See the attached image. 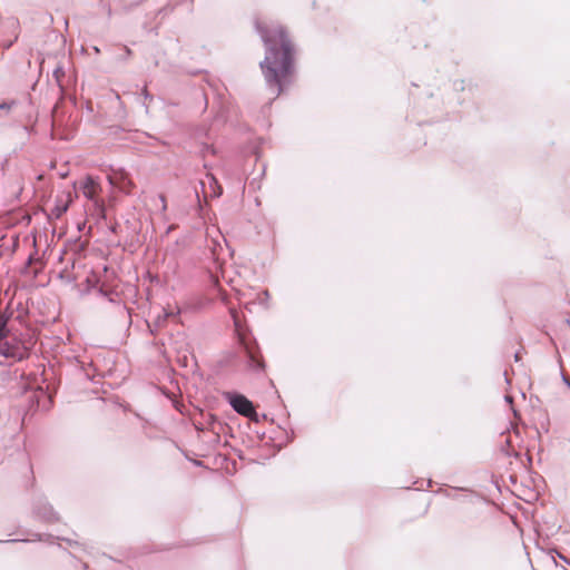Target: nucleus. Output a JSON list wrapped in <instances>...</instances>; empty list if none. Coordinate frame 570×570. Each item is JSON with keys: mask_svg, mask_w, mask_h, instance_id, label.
I'll return each mask as SVG.
<instances>
[{"mask_svg": "<svg viewBox=\"0 0 570 570\" xmlns=\"http://www.w3.org/2000/svg\"><path fill=\"white\" fill-rule=\"evenodd\" d=\"M256 29L265 46V58L259 67L267 85L278 97L294 70V46L286 29L278 23L257 22Z\"/></svg>", "mask_w": 570, "mask_h": 570, "instance_id": "obj_1", "label": "nucleus"}, {"mask_svg": "<svg viewBox=\"0 0 570 570\" xmlns=\"http://www.w3.org/2000/svg\"><path fill=\"white\" fill-rule=\"evenodd\" d=\"M229 312L234 321L237 343L239 345L242 353L245 356L247 367L254 372L264 371L265 362L262 356L256 338L252 336L248 330L242 326L236 309L230 308Z\"/></svg>", "mask_w": 570, "mask_h": 570, "instance_id": "obj_2", "label": "nucleus"}, {"mask_svg": "<svg viewBox=\"0 0 570 570\" xmlns=\"http://www.w3.org/2000/svg\"><path fill=\"white\" fill-rule=\"evenodd\" d=\"M225 397L235 412L258 422V414L253 402L244 394L237 392H226Z\"/></svg>", "mask_w": 570, "mask_h": 570, "instance_id": "obj_3", "label": "nucleus"}, {"mask_svg": "<svg viewBox=\"0 0 570 570\" xmlns=\"http://www.w3.org/2000/svg\"><path fill=\"white\" fill-rule=\"evenodd\" d=\"M0 355L12 362H20L29 356V350L20 340L7 337L0 341Z\"/></svg>", "mask_w": 570, "mask_h": 570, "instance_id": "obj_4", "label": "nucleus"}, {"mask_svg": "<svg viewBox=\"0 0 570 570\" xmlns=\"http://www.w3.org/2000/svg\"><path fill=\"white\" fill-rule=\"evenodd\" d=\"M33 513L37 518L48 523H55L59 520L58 513L53 510L51 504L42 498L35 502Z\"/></svg>", "mask_w": 570, "mask_h": 570, "instance_id": "obj_5", "label": "nucleus"}, {"mask_svg": "<svg viewBox=\"0 0 570 570\" xmlns=\"http://www.w3.org/2000/svg\"><path fill=\"white\" fill-rule=\"evenodd\" d=\"M108 180L111 186L124 193H130L134 187V183L124 169L112 170V173L108 175Z\"/></svg>", "mask_w": 570, "mask_h": 570, "instance_id": "obj_6", "label": "nucleus"}, {"mask_svg": "<svg viewBox=\"0 0 570 570\" xmlns=\"http://www.w3.org/2000/svg\"><path fill=\"white\" fill-rule=\"evenodd\" d=\"M200 187L205 202L208 198H217L223 194L222 186L212 174H207L206 179L200 180Z\"/></svg>", "mask_w": 570, "mask_h": 570, "instance_id": "obj_7", "label": "nucleus"}, {"mask_svg": "<svg viewBox=\"0 0 570 570\" xmlns=\"http://www.w3.org/2000/svg\"><path fill=\"white\" fill-rule=\"evenodd\" d=\"M222 269V264L218 261H214V267L207 268V276L209 282L213 284L215 291L217 292V297L228 304V296L225 291L219 286V275L218 272Z\"/></svg>", "mask_w": 570, "mask_h": 570, "instance_id": "obj_8", "label": "nucleus"}, {"mask_svg": "<svg viewBox=\"0 0 570 570\" xmlns=\"http://www.w3.org/2000/svg\"><path fill=\"white\" fill-rule=\"evenodd\" d=\"M53 79L60 90V100H63L66 97V88L62 83V78L65 77V69L62 66L58 65L52 71Z\"/></svg>", "mask_w": 570, "mask_h": 570, "instance_id": "obj_9", "label": "nucleus"}, {"mask_svg": "<svg viewBox=\"0 0 570 570\" xmlns=\"http://www.w3.org/2000/svg\"><path fill=\"white\" fill-rule=\"evenodd\" d=\"M68 199H57L55 207L51 210V215H53L56 218L61 217L69 208V204L71 202L70 194L67 195Z\"/></svg>", "mask_w": 570, "mask_h": 570, "instance_id": "obj_10", "label": "nucleus"}, {"mask_svg": "<svg viewBox=\"0 0 570 570\" xmlns=\"http://www.w3.org/2000/svg\"><path fill=\"white\" fill-rule=\"evenodd\" d=\"M82 189H83V195L88 199H95L96 195H97L98 185L94 178L88 177L82 185Z\"/></svg>", "mask_w": 570, "mask_h": 570, "instance_id": "obj_11", "label": "nucleus"}, {"mask_svg": "<svg viewBox=\"0 0 570 570\" xmlns=\"http://www.w3.org/2000/svg\"><path fill=\"white\" fill-rule=\"evenodd\" d=\"M173 316L174 314L168 312L164 313L163 315H158L154 321V325H149L150 332L154 334L157 330L165 326L167 320Z\"/></svg>", "mask_w": 570, "mask_h": 570, "instance_id": "obj_12", "label": "nucleus"}, {"mask_svg": "<svg viewBox=\"0 0 570 570\" xmlns=\"http://www.w3.org/2000/svg\"><path fill=\"white\" fill-rule=\"evenodd\" d=\"M10 320V315L0 311V341L7 338L9 336L8 322Z\"/></svg>", "mask_w": 570, "mask_h": 570, "instance_id": "obj_13", "label": "nucleus"}, {"mask_svg": "<svg viewBox=\"0 0 570 570\" xmlns=\"http://www.w3.org/2000/svg\"><path fill=\"white\" fill-rule=\"evenodd\" d=\"M99 294L101 296L108 297L111 294V291L105 286V284H100L98 286Z\"/></svg>", "mask_w": 570, "mask_h": 570, "instance_id": "obj_14", "label": "nucleus"}, {"mask_svg": "<svg viewBox=\"0 0 570 570\" xmlns=\"http://www.w3.org/2000/svg\"><path fill=\"white\" fill-rule=\"evenodd\" d=\"M454 88H455L456 90H464V80H456V81L454 82Z\"/></svg>", "mask_w": 570, "mask_h": 570, "instance_id": "obj_15", "label": "nucleus"}, {"mask_svg": "<svg viewBox=\"0 0 570 570\" xmlns=\"http://www.w3.org/2000/svg\"><path fill=\"white\" fill-rule=\"evenodd\" d=\"M10 108H11V104H8V102L0 104V110H9Z\"/></svg>", "mask_w": 570, "mask_h": 570, "instance_id": "obj_16", "label": "nucleus"}, {"mask_svg": "<svg viewBox=\"0 0 570 570\" xmlns=\"http://www.w3.org/2000/svg\"><path fill=\"white\" fill-rule=\"evenodd\" d=\"M159 198H160V200L163 203V209H166V198H165V196L160 195Z\"/></svg>", "mask_w": 570, "mask_h": 570, "instance_id": "obj_17", "label": "nucleus"}, {"mask_svg": "<svg viewBox=\"0 0 570 570\" xmlns=\"http://www.w3.org/2000/svg\"><path fill=\"white\" fill-rule=\"evenodd\" d=\"M262 295L266 301L269 298V292L267 289L263 291Z\"/></svg>", "mask_w": 570, "mask_h": 570, "instance_id": "obj_18", "label": "nucleus"}, {"mask_svg": "<svg viewBox=\"0 0 570 570\" xmlns=\"http://www.w3.org/2000/svg\"><path fill=\"white\" fill-rule=\"evenodd\" d=\"M562 377H563L564 383L570 387V380L568 377H566L564 375Z\"/></svg>", "mask_w": 570, "mask_h": 570, "instance_id": "obj_19", "label": "nucleus"}, {"mask_svg": "<svg viewBox=\"0 0 570 570\" xmlns=\"http://www.w3.org/2000/svg\"><path fill=\"white\" fill-rule=\"evenodd\" d=\"M514 358H515V361L518 362V361L520 360V354H519V353H515Z\"/></svg>", "mask_w": 570, "mask_h": 570, "instance_id": "obj_20", "label": "nucleus"}, {"mask_svg": "<svg viewBox=\"0 0 570 570\" xmlns=\"http://www.w3.org/2000/svg\"><path fill=\"white\" fill-rule=\"evenodd\" d=\"M505 401H507V402H511V401H512V397H511V396H509V395H507V396H505Z\"/></svg>", "mask_w": 570, "mask_h": 570, "instance_id": "obj_21", "label": "nucleus"}, {"mask_svg": "<svg viewBox=\"0 0 570 570\" xmlns=\"http://www.w3.org/2000/svg\"><path fill=\"white\" fill-rule=\"evenodd\" d=\"M130 53H131L130 49L126 48L125 55H130Z\"/></svg>", "mask_w": 570, "mask_h": 570, "instance_id": "obj_22", "label": "nucleus"}, {"mask_svg": "<svg viewBox=\"0 0 570 570\" xmlns=\"http://www.w3.org/2000/svg\"><path fill=\"white\" fill-rule=\"evenodd\" d=\"M130 53H131L130 49L126 48L125 55H130Z\"/></svg>", "mask_w": 570, "mask_h": 570, "instance_id": "obj_23", "label": "nucleus"}, {"mask_svg": "<svg viewBox=\"0 0 570 570\" xmlns=\"http://www.w3.org/2000/svg\"><path fill=\"white\" fill-rule=\"evenodd\" d=\"M60 176H61L62 178H65V177L67 176V174H65V171H61Z\"/></svg>", "mask_w": 570, "mask_h": 570, "instance_id": "obj_24", "label": "nucleus"}, {"mask_svg": "<svg viewBox=\"0 0 570 570\" xmlns=\"http://www.w3.org/2000/svg\"><path fill=\"white\" fill-rule=\"evenodd\" d=\"M60 176H61L62 178H65V177L67 176V174H65V171H61Z\"/></svg>", "mask_w": 570, "mask_h": 570, "instance_id": "obj_25", "label": "nucleus"}, {"mask_svg": "<svg viewBox=\"0 0 570 570\" xmlns=\"http://www.w3.org/2000/svg\"><path fill=\"white\" fill-rule=\"evenodd\" d=\"M99 284H100V282L97 279V281H96V284H95V285H92V286H94V287H96V286H98Z\"/></svg>", "mask_w": 570, "mask_h": 570, "instance_id": "obj_26", "label": "nucleus"}, {"mask_svg": "<svg viewBox=\"0 0 570 570\" xmlns=\"http://www.w3.org/2000/svg\"><path fill=\"white\" fill-rule=\"evenodd\" d=\"M196 197L199 198V194L196 191ZM198 202L200 203V199H198Z\"/></svg>", "mask_w": 570, "mask_h": 570, "instance_id": "obj_27", "label": "nucleus"}]
</instances>
